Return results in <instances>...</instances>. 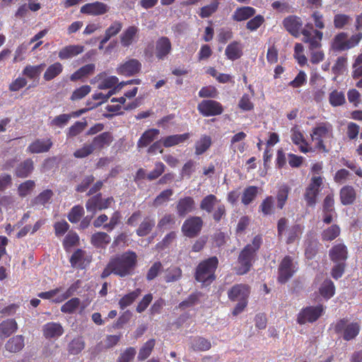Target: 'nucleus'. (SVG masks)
Masks as SVG:
<instances>
[{
	"mask_svg": "<svg viewBox=\"0 0 362 362\" xmlns=\"http://www.w3.org/2000/svg\"><path fill=\"white\" fill-rule=\"evenodd\" d=\"M219 4V1H213L211 4L200 8L198 15L202 18H209L218 11Z\"/></svg>",
	"mask_w": 362,
	"mask_h": 362,
	"instance_id": "nucleus-48",
	"label": "nucleus"
},
{
	"mask_svg": "<svg viewBox=\"0 0 362 362\" xmlns=\"http://www.w3.org/2000/svg\"><path fill=\"white\" fill-rule=\"evenodd\" d=\"M303 41L308 44L310 50L317 49L321 47L323 33L322 31L314 29L312 23H307L302 30Z\"/></svg>",
	"mask_w": 362,
	"mask_h": 362,
	"instance_id": "nucleus-12",
	"label": "nucleus"
},
{
	"mask_svg": "<svg viewBox=\"0 0 362 362\" xmlns=\"http://www.w3.org/2000/svg\"><path fill=\"white\" fill-rule=\"evenodd\" d=\"M172 45L168 37H161L156 44V56L158 59H164L171 52Z\"/></svg>",
	"mask_w": 362,
	"mask_h": 362,
	"instance_id": "nucleus-23",
	"label": "nucleus"
},
{
	"mask_svg": "<svg viewBox=\"0 0 362 362\" xmlns=\"http://www.w3.org/2000/svg\"><path fill=\"white\" fill-rule=\"evenodd\" d=\"M24 346V337L19 334L10 338L5 344V349L10 353H17L21 351Z\"/></svg>",
	"mask_w": 362,
	"mask_h": 362,
	"instance_id": "nucleus-30",
	"label": "nucleus"
},
{
	"mask_svg": "<svg viewBox=\"0 0 362 362\" xmlns=\"http://www.w3.org/2000/svg\"><path fill=\"white\" fill-rule=\"evenodd\" d=\"M204 221L200 216H191L183 222L181 231L189 238H194L199 235L203 228Z\"/></svg>",
	"mask_w": 362,
	"mask_h": 362,
	"instance_id": "nucleus-13",
	"label": "nucleus"
},
{
	"mask_svg": "<svg viewBox=\"0 0 362 362\" xmlns=\"http://www.w3.org/2000/svg\"><path fill=\"white\" fill-rule=\"evenodd\" d=\"M139 28L135 25L129 26L120 35V42L122 47H129L136 41Z\"/></svg>",
	"mask_w": 362,
	"mask_h": 362,
	"instance_id": "nucleus-24",
	"label": "nucleus"
},
{
	"mask_svg": "<svg viewBox=\"0 0 362 362\" xmlns=\"http://www.w3.org/2000/svg\"><path fill=\"white\" fill-rule=\"evenodd\" d=\"M211 138L208 135H202L195 143V154L197 156L205 153L211 146Z\"/></svg>",
	"mask_w": 362,
	"mask_h": 362,
	"instance_id": "nucleus-44",
	"label": "nucleus"
},
{
	"mask_svg": "<svg viewBox=\"0 0 362 362\" xmlns=\"http://www.w3.org/2000/svg\"><path fill=\"white\" fill-rule=\"evenodd\" d=\"M114 141V136L110 132H104L94 136L90 144H85L81 148L76 150L74 156L76 158H84L94 152H100L109 147Z\"/></svg>",
	"mask_w": 362,
	"mask_h": 362,
	"instance_id": "nucleus-3",
	"label": "nucleus"
},
{
	"mask_svg": "<svg viewBox=\"0 0 362 362\" xmlns=\"http://www.w3.org/2000/svg\"><path fill=\"white\" fill-rule=\"evenodd\" d=\"M352 18L347 14L337 13L334 16L333 24L336 29L341 30L351 24Z\"/></svg>",
	"mask_w": 362,
	"mask_h": 362,
	"instance_id": "nucleus-49",
	"label": "nucleus"
},
{
	"mask_svg": "<svg viewBox=\"0 0 362 362\" xmlns=\"http://www.w3.org/2000/svg\"><path fill=\"white\" fill-rule=\"evenodd\" d=\"M42 333L46 339L57 338L63 334L64 329L61 324L50 322L43 325Z\"/></svg>",
	"mask_w": 362,
	"mask_h": 362,
	"instance_id": "nucleus-26",
	"label": "nucleus"
},
{
	"mask_svg": "<svg viewBox=\"0 0 362 362\" xmlns=\"http://www.w3.org/2000/svg\"><path fill=\"white\" fill-rule=\"evenodd\" d=\"M35 187V183L33 180H26L18 187V194L21 197H25L33 190Z\"/></svg>",
	"mask_w": 362,
	"mask_h": 362,
	"instance_id": "nucleus-64",
	"label": "nucleus"
},
{
	"mask_svg": "<svg viewBox=\"0 0 362 362\" xmlns=\"http://www.w3.org/2000/svg\"><path fill=\"white\" fill-rule=\"evenodd\" d=\"M313 141H316V148L323 152H328L324 141L333 138V127L328 122H322L317 123L313 128L310 134Z\"/></svg>",
	"mask_w": 362,
	"mask_h": 362,
	"instance_id": "nucleus-8",
	"label": "nucleus"
},
{
	"mask_svg": "<svg viewBox=\"0 0 362 362\" xmlns=\"http://www.w3.org/2000/svg\"><path fill=\"white\" fill-rule=\"evenodd\" d=\"M199 209L208 214H211L212 218L216 223H219L226 216L225 205L212 194L205 196L201 200Z\"/></svg>",
	"mask_w": 362,
	"mask_h": 362,
	"instance_id": "nucleus-5",
	"label": "nucleus"
},
{
	"mask_svg": "<svg viewBox=\"0 0 362 362\" xmlns=\"http://www.w3.org/2000/svg\"><path fill=\"white\" fill-rule=\"evenodd\" d=\"M95 69V66L94 64H88L81 66L77 71L74 72L70 76V80L71 81H76L78 80H81L83 78L87 77L93 74Z\"/></svg>",
	"mask_w": 362,
	"mask_h": 362,
	"instance_id": "nucleus-38",
	"label": "nucleus"
},
{
	"mask_svg": "<svg viewBox=\"0 0 362 362\" xmlns=\"http://www.w3.org/2000/svg\"><path fill=\"white\" fill-rule=\"evenodd\" d=\"M259 211L264 216H269L274 212V198L272 196H267L264 199L259 206Z\"/></svg>",
	"mask_w": 362,
	"mask_h": 362,
	"instance_id": "nucleus-47",
	"label": "nucleus"
},
{
	"mask_svg": "<svg viewBox=\"0 0 362 362\" xmlns=\"http://www.w3.org/2000/svg\"><path fill=\"white\" fill-rule=\"evenodd\" d=\"M155 219L149 216L144 218L139 227L136 230V233L139 237L148 235L155 227Z\"/></svg>",
	"mask_w": 362,
	"mask_h": 362,
	"instance_id": "nucleus-31",
	"label": "nucleus"
},
{
	"mask_svg": "<svg viewBox=\"0 0 362 362\" xmlns=\"http://www.w3.org/2000/svg\"><path fill=\"white\" fill-rule=\"evenodd\" d=\"M110 241V236L105 232H96L90 238L91 244L97 248H105Z\"/></svg>",
	"mask_w": 362,
	"mask_h": 362,
	"instance_id": "nucleus-35",
	"label": "nucleus"
},
{
	"mask_svg": "<svg viewBox=\"0 0 362 362\" xmlns=\"http://www.w3.org/2000/svg\"><path fill=\"white\" fill-rule=\"evenodd\" d=\"M256 13V10L251 6H242L235 9L232 18L233 21L240 22L246 21L252 17Z\"/></svg>",
	"mask_w": 362,
	"mask_h": 362,
	"instance_id": "nucleus-33",
	"label": "nucleus"
},
{
	"mask_svg": "<svg viewBox=\"0 0 362 362\" xmlns=\"http://www.w3.org/2000/svg\"><path fill=\"white\" fill-rule=\"evenodd\" d=\"M320 294L328 300L335 293V286L331 279H325L319 288Z\"/></svg>",
	"mask_w": 362,
	"mask_h": 362,
	"instance_id": "nucleus-43",
	"label": "nucleus"
},
{
	"mask_svg": "<svg viewBox=\"0 0 362 362\" xmlns=\"http://www.w3.org/2000/svg\"><path fill=\"white\" fill-rule=\"evenodd\" d=\"M339 197L341 203L343 205H349L355 202L356 193L352 186L346 185L340 189Z\"/></svg>",
	"mask_w": 362,
	"mask_h": 362,
	"instance_id": "nucleus-32",
	"label": "nucleus"
},
{
	"mask_svg": "<svg viewBox=\"0 0 362 362\" xmlns=\"http://www.w3.org/2000/svg\"><path fill=\"white\" fill-rule=\"evenodd\" d=\"M262 244V236L257 235L252 239V243L243 247L238 257V265L235 267L236 274L243 275L250 272Z\"/></svg>",
	"mask_w": 362,
	"mask_h": 362,
	"instance_id": "nucleus-2",
	"label": "nucleus"
},
{
	"mask_svg": "<svg viewBox=\"0 0 362 362\" xmlns=\"http://www.w3.org/2000/svg\"><path fill=\"white\" fill-rule=\"evenodd\" d=\"M290 192V187L286 185H281L278 189L276 194L277 204L276 206L279 209H282L287 202L288 194Z\"/></svg>",
	"mask_w": 362,
	"mask_h": 362,
	"instance_id": "nucleus-50",
	"label": "nucleus"
},
{
	"mask_svg": "<svg viewBox=\"0 0 362 362\" xmlns=\"http://www.w3.org/2000/svg\"><path fill=\"white\" fill-rule=\"evenodd\" d=\"M329 257L333 262H346L348 258V249L343 243L336 244L329 250Z\"/></svg>",
	"mask_w": 362,
	"mask_h": 362,
	"instance_id": "nucleus-21",
	"label": "nucleus"
},
{
	"mask_svg": "<svg viewBox=\"0 0 362 362\" xmlns=\"http://www.w3.org/2000/svg\"><path fill=\"white\" fill-rule=\"evenodd\" d=\"M101 205V193H98L89 198L86 202V208L87 211L90 212L93 215L95 214L98 210L100 211Z\"/></svg>",
	"mask_w": 362,
	"mask_h": 362,
	"instance_id": "nucleus-51",
	"label": "nucleus"
},
{
	"mask_svg": "<svg viewBox=\"0 0 362 362\" xmlns=\"http://www.w3.org/2000/svg\"><path fill=\"white\" fill-rule=\"evenodd\" d=\"M191 348L194 351H206L211 348V344L209 339L198 336L192 340Z\"/></svg>",
	"mask_w": 362,
	"mask_h": 362,
	"instance_id": "nucleus-42",
	"label": "nucleus"
},
{
	"mask_svg": "<svg viewBox=\"0 0 362 362\" xmlns=\"http://www.w3.org/2000/svg\"><path fill=\"white\" fill-rule=\"evenodd\" d=\"M18 329L17 322L14 319H8L0 323V337L7 338Z\"/></svg>",
	"mask_w": 362,
	"mask_h": 362,
	"instance_id": "nucleus-36",
	"label": "nucleus"
},
{
	"mask_svg": "<svg viewBox=\"0 0 362 362\" xmlns=\"http://www.w3.org/2000/svg\"><path fill=\"white\" fill-rule=\"evenodd\" d=\"M324 307L322 305L317 306H308L303 308L297 317V322L299 325H304L307 322L313 323L318 320L322 315Z\"/></svg>",
	"mask_w": 362,
	"mask_h": 362,
	"instance_id": "nucleus-14",
	"label": "nucleus"
},
{
	"mask_svg": "<svg viewBox=\"0 0 362 362\" xmlns=\"http://www.w3.org/2000/svg\"><path fill=\"white\" fill-rule=\"evenodd\" d=\"M138 256L132 250H127L112 256L100 274L101 279H105L111 274L120 278L132 276L137 267Z\"/></svg>",
	"mask_w": 362,
	"mask_h": 362,
	"instance_id": "nucleus-1",
	"label": "nucleus"
},
{
	"mask_svg": "<svg viewBox=\"0 0 362 362\" xmlns=\"http://www.w3.org/2000/svg\"><path fill=\"white\" fill-rule=\"evenodd\" d=\"M291 132V139L292 142L299 147V150L302 153H308L311 151V148L308 147V144L305 140L303 132L297 126L292 127Z\"/></svg>",
	"mask_w": 362,
	"mask_h": 362,
	"instance_id": "nucleus-22",
	"label": "nucleus"
},
{
	"mask_svg": "<svg viewBox=\"0 0 362 362\" xmlns=\"http://www.w3.org/2000/svg\"><path fill=\"white\" fill-rule=\"evenodd\" d=\"M225 54L230 60L235 61L243 55V47L239 42L233 41L226 48Z\"/></svg>",
	"mask_w": 362,
	"mask_h": 362,
	"instance_id": "nucleus-34",
	"label": "nucleus"
},
{
	"mask_svg": "<svg viewBox=\"0 0 362 362\" xmlns=\"http://www.w3.org/2000/svg\"><path fill=\"white\" fill-rule=\"evenodd\" d=\"M287 224L288 220L284 217L281 218L277 223V232L278 237L285 236L286 243L290 245L300 240L304 230V226L300 223H296L287 227Z\"/></svg>",
	"mask_w": 362,
	"mask_h": 362,
	"instance_id": "nucleus-7",
	"label": "nucleus"
},
{
	"mask_svg": "<svg viewBox=\"0 0 362 362\" xmlns=\"http://www.w3.org/2000/svg\"><path fill=\"white\" fill-rule=\"evenodd\" d=\"M250 288L247 284H235L228 291V297L231 301H238L232 314L236 316L241 313L247 305Z\"/></svg>",
	"mask_w": 362,
	"mask_h": 362,
	"instance_id": "nucleus-6",
	"label": "nucleus"
},
{
	"mask_svg": "<svg viewBox=\"0 0 362 362\" xmlns=\"http://www.w3.org/2000/svg\"><path fill=\"white\" fill-rule=\"evenodd\" d=\"M52 141L50 139H37L28 146V151L31 153H41L47 152L52 146Z\"/></svg>",
	"mask_w": 362,
	"mask_h": 362,
	"instance_id": "nucleus-27",
	"label": "nucleus"
},
{
	"mask_svg": "<svg viewBox=\"0 0 362 362\" xmlns=\"http://www.w3.org/2000/svg\"><path fill=\"white\" fill-rule=\"evenodd\" d=\"M45 66V64L36 66L27 65L23 70V74L30 79H35L39 77Z\"/></svg>",
	"mask_w": 362,
	"mask_h": 362,
	"instance_id": "nucleus-53",
	"label": "nucleus"
},
{
	"mask_svg": "<svg viewBox=\"0 0 362 362\" xmlns=\"http://www.w3.org/2000/svg\"><path fill=\"white\" fill-rule=\"evenodd\" d=\"M282 24L284 28L288 31L291 35L298 37L303 28V22L300 17L297 16H289L285 18Z\"/></svg>",
	"mask_w": 362,
	"mask_h": 362,
	"instance_id": "nucleus-17",
	"label": "nucleus"
},
{
	"mask_svg": "<svg viewBox=\"0 0 362 362\" xmlns=\"http://www.w3.org/2000/svg\"><path fill=\"white\" fill-rule=\"evenodd\" d=\"M141 69V64L138 59H130L120 64L117 68V73L123 76H132L138 74Z\"/></svg>",
	"mask_w": 362,
	"mask_h": 362,
	"instance_id": "nucleus-19",
	"label": "nucleus"
},
{
	"mask_svg": "<svg viewBox=\"0 0 362 362\" xmlns=\"http://www.w3.org/2000/svg\"><path fill=\"white\" fill-rule=\"evenodd\" d=\"M176 223L175 217L172 214H165L158 222L157 227L159 230L173 228Z\"/></svg>",
	"mask_w": 362,
	"mask_h": 362,
	"instance_id": "nucleus-60",
	"label": "nucleus"
},
{
	"mask_svg": "<svg viewBox=\"0 0 362 362\" xmlns=\"http://www.w3.org/2000/svg\"><path fill=\"white\" fill-rule=\"evenodd\" d=\"M330 49L337 53L349 50L347 33L340 32L336 34L331 40Z\"/></svg>",
	"mask_w": 362,
	"mask_h": 362,
	"instance_id": "nucleus-20",
	"label": "nucleus"
},
{
	"mask_svg": "<svg viewBox=\"0 0 362 362\" xmlns=\"http://www.w3.org/2000/svg\"><path fill=\"white\" fill-rule=\"evenodd\" d=\"M191 136L190 133H185L182 134H173L167 136L162 139L163 146L165 148H170L180 144L185 143Z\"/></svg>",
	"mask_w": 362,
	"mask_h": 362,
	"instance_id": "nucleus-28",
	"label": "nucleus"
},
{
	"mask_svg": "<svg viewBox=\"0 0 362 362\" xmlns=\"http://www.w3.org/2000/svg\"><path fill=\"white\" fill-rule=\"evenodd\" d=\"M156 345V340L150 339L146 341L139 349L137 359L139 361H144L151 354Z\"/></svg>",
	"mask_w": 362,
	"mask_h": 362,
	"instance_id": "nucleus-41",
	"label": "nucleus"
},
{
	"mask_svg": "<svg viewBox=\"0 0 362 362\" xmlns=\"http://www.w3.org/2000/svg\"><path fill=\"white\" fill-rule=\"evenodd\" d=\"M84 51V46L80 45H66L62 48L59 53L58 57L61 60H66L71 59Z\"/></svg>",
	"mask_w": 362,
	"mask_h": 362,
	"instance_id": "nucleus-25",
	"label": "nucleus"
},
{
	"mask_svg": "<svg viewBox=\"0 0 362 362\" xmlns=\"http://www.w3.org/2000/svg\"><path fill=\"white\" fill-rule=\"evenodd\" d=\"M340 231V228L337 225H332L322 231L321 234L322 240L323 241H332L339 235Z\"/></svg>",
	"mask_w": 362,
	"mask_h": 362,
	"instance_id": "nucleus-56",
	"label": "nucleus"
},
{
	"mask_svg": "<svg viewBox=\"0 0 362 362\" xmlns=\"http://www.w3.org/2000/svg\"><path fill=\"white\" fill-rule=\"evenodd\" d=\"M160 134V131L157 129H148L146 130L141 136L137 141L136 146L138 148L147 147L150 145Z\"/></svg>",
	"mask_w": 362,
	"mask_h": 362,
	"instance_id": "nucleus-29",
	"label": "nucleus"
},
{
	"mask_svg": "<svg viewBox=\"0 0 362 362\" xmlns=\"http://www.w3.org/2000/svg\"><path fill=\"white\" fill-rule=\"evenodd\" d=\"M85 347V342L82 337H78L72 339L68 344V352L69 354H78Z\"/></svg>",
	"mask_w": 362,
	"mask_h": 362,
	"instance_id": "nucleus-54",
	"label": "nucleus"
},
{
	"mask_svg": "<svg viewBox=\"0 0 362 362\" xmlns=\"http://www.w3.org/2000/svg\"><path fill=\"white\" fill-rule=\"evenodd\" d=\"M80 304L81 300L78 298H72L62 305L61 312L66 314H72L78 309Z\"/></svg>",
	"mask_w": 362,
	"mask_h": 362,
	"instance_id": "nucleus-59",
	"label": "nucleus"
},
{
	"mask_svg": "<svg viewBox=\"0 0 362 362\" xmlns=\"http://www.w3.org/2000/svg\"><path fill=\"white\" fill-rule=\"evenodd\" d=\"M63 71V66L60 62H55L47 67L43 78L46 81H49L58 76Z\"/></svg>",
	"mask_w": 362,
	"mask_h": 362,
	"instance_id": "nucleus-46",
	"label": "nucleus"
},
{
	"mask_svg": "<svg viewBox=\"0 0 362 362\" xmlns=\"http://www.w3.org/2000/svg\"><path fill=\"white\" fill-rule=\"evenodd\" d=\"M122 28V23L118 21H114L105 33V36L102 39L103 43H107L108 40L113 36L117 35Z\"/></svg>",
	"mask_w": 362,
	"mask_h": 362,
	"instance_id": "nucleus-52",
	"label": "nucleus"
},
{
	"mask_svg": "<svg viewBox=\"0 0 362 362\" xmlns=\"http://www.w3.org/2000/svg\"><path fill=\"white\" fill-rule=\"evenodd\" d=\"M218 263V259L216 256L201 261L195 269L194 279L203 286L211 285L216 280V271Z\"/></svg>",
	"mask_w": 362,
	"mask_h": 362,
	"instance_id": "nucleus-4",
	"label": "nucleus"
},
{
	"mask_svg": "<svg viewBox=\"0 0 362 362\" xmlns=\"http://www.w3.org/2000/svg\"><path fill=\"white\" fill-rule=\"evenodd\" d=\"M84 215V209L81 205L74 206L67 215L68 220L72 223L79 222Z\"/></svg>",
	"mask_w": 362,
	"mask_h": 362,
	"instance_id": "nucleus-57",
	"label": "nucleus"
},
{
	"mask_svg": "<svg viewBox=\"0 0 362 362\" xmlns=\"http://www.w3.org/2000/svg\"><path fill=\"white\" fill-rule=\"evenodd\" d=\"M298 263L294 262L292 257L285 256L279 263L278 267L277 281L279 283L286 284L297 272Z\"/></svg>",
	"mask_w": 362,
	"mask_h": 362,
	"instance_id": "nucleus-10",
	"label": "nucleus"
},
{
	"mask_svg": "<svg viewBox=\"0 0 362 362\" xmlns=\"http://www.w3.org/2000/svg\"><path fill=\"white\" fill-rule=\"evenodd\" d=\"M258 187L256 186H248L243 190L241 202L242 203L247 206L251 204L257 197Z\"/></svg>",
	"mask_w": 362,
	"mask_h": 362,
	"instance_id": "nucleus-45",
	"label": "nucleus"
},
{
	"mask_svg": "<svg viewBox=\"0 0 362 362\" xmlns=\"http://www.w3.org/2000/svg\"><path fill=\"white\" fill-rule=\"evenodd\" d=\"M174 191L172 189H166L160 192L153 201V205L155 207L162 206L165 203L170 201L173 195Z\"/></svg>",
	"mask_w": 362,
	"mask_h": 362,
	"instance_id": "nucleus-55",
	"label": "nucleus"
},
{
	"mask_svg": "<svg viewBox=\"0 0 362 362\" xmlns=\"http://www.w3.org/2000/svg\"><path fill=\"white\" fill-rule=\"evenodd\" d=\"M141 288H136L135 290L125 294L118 302L119 308L121 310H124L128 306L132 305L136 298L141 295Z\"/></svg>",
	"mask_w": 362,
	"mask_h": 362,
	"instance_id": "nucleus-39",
	"label": "nucleus"
},
{
	"mask_svg": "<svg viewBox=\"0 0 362 362\" xmlns=\"http://www.w3.org/2000/svg\"><path fill=\"white\" fill-rule=\"evenodd\" d=\"M109 11V6L101 1L88 3L81 7L80 12L90 16H101Z\"/></svg>",
	"mask_w": 362,
	"mask_h": 362,
	"instance_id": "nucleus-18",
	"label": "nucleus"
},
{
	"mask_svg": "<svg viewBox=\"0 0 362 362\" xmlns=\"http://www.w3.org/2000/svg\"><path fill=\"white\" fill-rule=\"evenodd\" d=\"M334 332L340 335L344 340L351 341L360 332L361 327L358 322H349L347 318L339 320L334 325Z\"/></svg>",
	"mask_w": 362,
	"mask_h": 362,
	"instance_id": "nucleus-9",
	"label": "nucleus"
},
{
	"mask_svg": "<svg viewBox=\"0 0 362 362\" xmlns=\"http://www.w3.org/2000/svg\"><path fill=\"white\" fill-rule=\"evenodd\" d=\"M323 185V179L321 176H313L310 179V183L306 187L303 194L306 206L308 207H315L317 197L321 191Z\"/></svg>",
	"mask_w": 362,
	"mask_h": 362,
	"instance_id": "nucleus-11",
	"label": "nucleus"
},
{
	"mask_svg": "<svg viewBox=\"0 0 362 362\" xmlns=\"http://www.w3.org/2000/svg\"><path fill=\"white\" fill-rule=\"evenodd\" d=\"M136 354V350L134 347H127L120 353L116 362H133Z\"/></svg>",
	"mask_w": 362,
	"mask_h": 362,
	"instance_id": "nucleus-62",
	"label": "nucleus"
},
{
	"mask_svg": "<svg viewBox=\"0 0 362 362\" xmlns=\"http://www.w3.org/2000/svg\"><path fill=\"white\" fill-rule=\"evenodd\" d=\"M121 335H107L104 341L98 344V348L100 351L103 349H109L116 346L119 341Z\"/></svg>",
	"mask_w": 362,
	"mask_h": 362,
	"instance_id": "nucleus-58",
	"label": "nucleus"
},
{
	"mask_svg": "<svg viewBox=\"0 0 362 362\" xmlns=\"http://www.w3.org/2000/svg\"><path fill=\"white\" fill-rule=\"evenodd\" d=\"M53 192L51 189H45L40 192L33 200L34 205H45L49 202L53 196Z\"/></svg>",
	"mask_w": 362,
	"mask_h": 362,
	"instance_id": "nucleus-63",
	"label": "nucleus"
},
{
	"mask_svg": "<svg viewBox=\"0 0 362 362\" xmlns=\"http://www.w3.org/2000/svg\"><path fill=\"white\" fill-rule=\"evenodd\" d=\"M195 209L196 202L192 197L186 196L181 197L176 202V212L180 218H184L187 214L192 213Z\"/></svg>",
	"mask_w": 362,
	"mask_h": 362,
	"instance_id": "nucleus-16",
	"label": "nucleus"
},
{
	"mask_svg": "<svg viewBox=\"0 0 362 362\" xmlns=\"http://www.w3.org/2000/svg\"><path fill=\"white\" fill-rule=\"evenodd\" d=\"M34 169L33 161L30 158L21 163L16 168L15 175L18 177L25 178L29 176Z\"/></svg>",
	"mask_w": 362,
	"mask_h": 362,
	"instance_id": "nucleus-37",
	"label": "nucleus"
},
{
	"mask_svg": "<svg viewBox=\"0 0 362 362\" xmlns=\"http://www.w3.org/2000/svg\"><path fill=\"white\" fill-rule=\"evenodd\" d=\"M353 71L352 77L354 79H359L356 86L359 88H362V52L359 54L355 59L354 62L352 65Z\"/></svg>",
	"mask_w": 362,
	"mask_h": 362,
	"instance_id": "nucleus-40",
	"label": "nucleus"
},
{
	"mask_svg": "<svg viewBox=\"0 0 362 362\" xmlns=\"http://www.w3.org/2000/svg\"><path fill=\"white\" fill-rule=\"evenodd\" d=\"M182 269L178 267H172L166 270L165 280L167 283L174 282L180 280L182 277Z\"/></svg>",
	"mask_w": 362,
	"mask_h": 362,
	"instance_id": "nucleus-61",
	"label": "nucleus"
},
{
	"mask_svg": "<svg viewBox=\"0 0 362 362\" xmlns=\"http://www.w3.org/2000/svg\"><path fill=\"white\" fill-rule=\"evenodd\" d=\"M199 112L204 117L220 115L223 112L221 103L214 100H204L197 105Z\"/></svg>",
	"mask_w": 362,
	"mask_h": 362,
	"instance_id": "nucleus-15",
	"label": "nucleus"
}]
</instances>
